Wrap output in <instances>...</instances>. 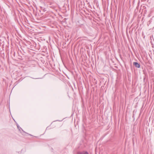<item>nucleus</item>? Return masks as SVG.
Returning a JSON list of instances; mask_svg holds the SVG:
<instances>
[{"label":"nucleus","mask_w":154,"mask_h":154,"mask_svg":"<svg viewBox=\"0 0 154 154\" xmlns=\"http://www.w3.org/2000/svg\"><path fill=\"white\" fill-rule=\"evenodd\" d=\"M17 126L18 130L23 135H25L26 134H27L31 135L30 134H29L24 131L17 123Z\"/></svg>","instance_id":"1"},{"label":"nucleus","mask_w":154,"mask_h":154,"mask_svg":"<svg viewBox=\"0 0 154 154\" xmlns=\"http://www.w3.org/2000/svg\"><path fill=\"white\" fill-rule=\"evenodd\" d=\"M133 65L136 68H139L140 67V64L137 62H134L133 63Z\"/></svg>","instance_id":"2"},{"label":"nucleus","mask_w":154,"mask_h":154,"mask_svg":"<svg viewBox=\"0 0 154 154\" xmlns=\"http://www.w3.org/2000/svg\"><path fill=\"white\" fill-rule=\"evenodd\" d=\"M76 154H89V153L87 151H83L78 152Z\"/></svg>","instance_id":"3"},{"label":"nucleus","mask_w":154,"mask_h":154,"mask_svg":"<svg viewBox=\"0 0 154 154\" xmlns=\"http://www.w3.org/2000/svg\"><path fill=\"white\" fill-rule=\"evenodd\" d=\"M154 17H152V18H151L150 19V20L149 21V23H150L152 22V18H153Z\"/></svg>","instance_id":"4"},{"label":"nucleus","mask_w":154,"mask_h":154,"mask_svg":"<svg viewBox=\"0 0 154 154\" xmlns=\"http://www.w3.org/2000/svg\"><path fill=\"white\" fill-rule=\"evenodd\" d=\"M43 11L45 12L46 11V9L45 8H44L42 9V10Z\"/></svg>","instance_id":"5"},{"label":"nucleus","mask_w":154,"mask_h":154,"mask_svg":"<svg viewBox=\"0 0 154 154\" xmlns=\"http://www.w3.org/2000/svg\"><path fill=\"white\" fill-rule=\"evenodd\" d=\"M41 10H42V9L44 8L42 7H41Z\"/></svg>","instance_id":"6"},{"label":"nucleus","mask_w":154,"mask_h":154,"mask_svg":"<svg viewBox=\"0 0 154 154\" xmlns=\"http://www.w3.org/2000/svg\"><path fill=\"white\" fill-rule=\"evenodd\" d=\"M134 114H133V118H134Z\"/></svg>","instance_id":"7"},{"label":"nucleus","mask_w":154,"mask_h":154,"mask_svg":"<svg viewBox=\"0 0 154 154\" xmlns=\"http://www.w3.org/2000/svg\"><path fill=\"white\" fill-rule=\"evenodd\" d=\"M134 114H133V118H134Z\"/></svg>","instance_id":"8"},{"label":"nucleus","mask_w":154,"mask_h":154,"mask_svg":"<svg viewBox=\"0 0 154 154\" xmlns=\"http://www.w3.org/2000/svg\"><path fill=\"white\" fill-rule=\"evenodd\" d=\"M30 44H31V43L30 42H28V44H29L30 45Z\"/></svg>","instance_id":"9"},{"label":"nucleus","mask_w":154,"mask_h":154,"mask_svg":"<svg viewBox=\"0 0 154 154\" xmlns=\"http://www.w3.org/2000/svg\"><path fill=\"white\" fill-rule=\"evenodd\" d=\"M32 79H38V78H32Z\"/></svg>","instance_id":"10"},{"label":"nucleus","mask_w":154,"mask_h":154,"mask_svg":"<svg viewBox=\"0 0 154 154\" xmlns=\"http://www.w3.org/2000/svg\"><path fill=\"white\" fill-rule=\"evenodd\" d=\"M132 140H133V143H134V140L133 138V139Z\"/></svg>","instance_id":"11"},{"label":"nucleus","mask_w":154,"mask_h":154,"mask_svg":"<svg viewBox=\"0 0 154 154\" xmlns=\"http://www.w3.org/2000/svg\"><path fill=\"white\" fill-rule=\"evenodd\" d=\"M48 127H47V128H46V129H47Z\"/></svg>","instance_id":"12"}]
</instances>
